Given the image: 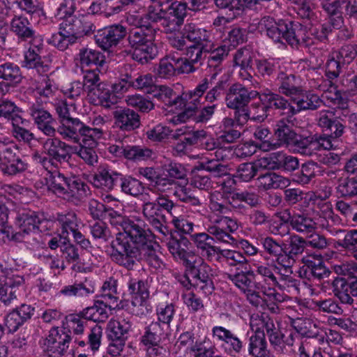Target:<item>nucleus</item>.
<instances>
[{
	"mask_svg": "<svg viewBox=\"0 0 357 357\" xmlns=\"http://www.w3.org/2000/svg\"><path fill=\"white\" fill-rule=\"evenodd\" d=\"M124 233L119 232L112 241L111 259L128 270L133 269L137 262L146 261L155 271L162 270L165 264L156 251L153 234L144 228L142 221H127L123 225Z\"/></svg>",
	"mask_w": 357,
	"mask_h": 357,
	"instance_id": "nucleus-1",
	"label": "nucleus"
},
{
	"mask_svg": "<svg viewBox=\"0 0 357 357\" xmlns=\"http://www.w3.org/2000/svg\"><path fill=\"white\" fill-rule=\"evenodd\" d=\"M250 326L255 334L249 339L248 352L254 356L266 351L267 342L265 335L274 349L278 354H286L294 344V338L292 332L280 328L279 323L275 321L268 314H261L252 316Z\"/></svg>",
	"mask_w": 357,
	"mask_h": 357,
	"instance_id": "nucleus-2",
	"label": "nucleus"
},
{
	"mask_svg": "<svg viewBox=\"0 0 357 357\" xmlns=\"http://www.w3.org/2000/svg\"><path fill=\"white\" fill-rule=\"evenodd\" d=\"M238 229L236 219L227 216H222L215 220L213 225L208 226V233L200 232L191 235V240L199 250L201 257L210 262L218 259V247L214 245L215 241L230 245L235 244L236 238L232 234Z\"/></svg>",
	"mask_w": 357,
	"mask_h": 357,
	"instance_id": "nucleus-3",
	"label": "nucleus"
},
{
	"mask_svg": "<svg viewBox=\"0 0 357 357\" xmlns=\"http://www.w3.org/2000/svg\"><path fill=\"white\" fill-rule=\"evenodd\" d=\"M259 25L275 43H287L293 48H298L301 44L307 43L305 27L298 22L275 20L272 17L265 16L261 19Z\"/></svg>",
	"mask_w": 357,
	"mask_h": 357,
	"instance_id": "nucleus-4",
	"label": "nucleus"
},
{
	"mask_svg": "<svg viewBox=\"0 0 357 357\" xmlns=\"http://www.w3.org/2000/svg\"><path fill=\"white\" fill-rule=\"evenodd\" d=\"M46 184L48 190L57 197L75 205L82 202L90 192L88 185L82 179L75 176L67 177L56 170L49 171Z\"/></svg>",
	"mask_w": 357,
	"mask_h": 357,
	"instance_id": "nucleus-5",
	"label": "nucleus"
},
{
	"mask_svg": "<svg viewBox=\"0 0 357 357\" xmlns=\"http://www.w3.org/2000/svg\"><path fill=\"white\" fill-rule=\"evenodd\" d=\"M156 30L151 26L132 28L127 31L128 46L132 50V59L141 64L153 60L158 53L154 43Z\"/></svg>",
	"mask_w": 357,
	"mask_h": 357,
	"instance_id": "nucleus-6",
	"label": "nucleus"
},
{
	"mask_svg": "<svg viewBox=\"0 0 357 357\" xmlns=\"http://www.w3.org/2000/svg\"><path fill=\"white\" fill-rule=\"evenodd\" d=\"M174 203L167 196L160 195L154 201L146 202L142 205V214L150 225L163 236H167L169 229L166 225L165 213L172 214Z\"/></svg>",
	"mask_w": 357,
	"mask_h": 357,
	"instance_id": "nucleus-7",
	"label": "nucleus"
},
{
	"mask_svg": "<svg viewBox=\"0 0 357 357\" xmlns=\"http://www.w3.org/2000/svg\"><path fill=\"white\" fill-rule=\"evenodd\" d=\"M47 218L43 213L33 211H24L19 213L17 224L19 230L11 236V240L16 242L29 243L31 237L45 229Z\"/></svg>",
	"mask_w": 357,
	"mask_h": 357,
	"instance_id": "nucleus-8",
	"label": "nucleus"
},
{
	"mask_svg": "<svg viewBox=\"0 0 357 357\" xmlns=\"http://www.w3.org/2000/svg\"><path fill=\"white\" fill-rule=\"evenodd\" d=\"M318 125L328 133H318L321 142L324 143V150L337 149L341 143L340 137L344 133L345 126L335 116L333 112L324 110L319 113Z\"/></svg>",
	"mask_w": 357,
	"mask_h": 357,
	"instance_id": "nucleus-9",
	"label": "nucleus"
},
{
	"mask_svg": "<svg viewBox=\"0 0 357 357\" xmlns=\"http://www.w3.org/2000/svg\"><path fill=\"white\" fill-rule=\"evenodd\" d=\"M185 267V271L192 278L194 287L203 291L205 294L213 292V270L202 257L197 255Z\"/></svg>",
	"mask_w": 357,
	"mask_h": 357,
	"instance_id": "nucleus-10",
	"label": "nucleus"
},
{
	"mask_svg": "<svg viewBox=\"0 0 357 357\" xmlns=\"http://www.w3.org/2000/svg\"><path fill=\"white\" fill-rule=\"evenodd\" d=\"M17 153L18 147L14 142L0 139V167L4 174L13 176L27 169V163L17 155Z\"/></svg>",
	"mask_w": 357,
	"mask_h": 357,
	"instance_id": "nucleus-11",
	"label": "nucleus"
},
{
	"mask_svg": "<svg viewBox=\"0 0 357 357\" xmlns=\"http://www.w3.org/2000/svg\"><path fill=\"white\" fill-rule=\"evenodd\" d=\"M246 95L247 88L238 82L231 84L228 90L226 89V105L234 110V118L238 123H245L249 119Z\"/></svg>",
	"mask_w": 357,
	"mask_h": 357,
	"instance_id": "nucleus-12",
	"label": "nucleus"
},
{
	"mask_svg": "<svg viewBox=\"0 0 357 357\" xmlns=\"http://www.w3.org/2000/svg\"><path fill=\"white\" fill-rule=\"evenodd\" d=\"M43 148L46 157L40 159V162L45 169L48 168L49 165L57 166V164L68 162L71 158L72 146L67 144L56 137L47 139Z\"/></svg>",
	"mask_w": 357,
	"mask_h": 357,
	"instance_id": "nucleus-13",
	"label": "nucleus"
},
{
	"mask_svg": "<svg viewBox=\"0 0 357 357\" xmlns=\"http://www.w3.org/2000/svg\"><path fill=\"white\" fill-rule=\"evenodd\" d=\"M29 43V47L24 53L22 67L34 70L39 75H46L50 70L51 66L41 57L44 47L43 40L40 38L33 39Z\"/></svg>",
	"mask_w": 357,
	"mask_h": 357,
	"instance_id": "nucleus-14",
	"label": "nucleus"
},
{
	"mask_svg": "<svg viewBox=\"0 0 357 357\" xmlns=\"http://www.w3.org/2000/svg\"><path fill=\"white\" fill-rule=\"evenodd\" d=\"M76 122L75 126L63 137V139L74 143H79L82 139V145L96 146L98 139L102 136V130L99 127L92 128L86 126L81 121Z\"/></svg>",
	"mask_w": 357,
	"mask_h": 357,
	"instance_id": "nucleus-15",
	"label": "nucleus"
},
{
	"mask_svg": "<svg viewBox=\"0 0 357 357\" xmlns=\"http://www.w3.org/2000/svg\"><path fill=\"white\" fill-rule=\"evenodd\" d=\"M126 36V27L121 24H114L98 31L95 35V41L102 50L109 52Z\"/></svg>",
	"mask_w": 357,
	"mask_h": 357,
	"instance_id": "nucleus-16",
	"label": "nucleus"
},
{
	"mask_svg": "<svg viewBox=\"0 0 357 357\" xmlns=\"http://www.w3.org/2000/svg\"><path fill=\"white\" fill-rule=\"evenodd\" d=\"M211 84V81L205 77L193 90L189 91L185 94L186 103L184 105V111L178 116L180 121H185V119L190 117L195 119V113L201 105L200 98L209 89Z\"/></svg>",
	"mask_w": 357,
	"mask_h": 357,
	"instance_id": "nucleus-17",
	"label": "nucleus"
},
{
	"mask_svg": "<svg viewBox=\"0 0 357 357\" xmlns=\"http://www.w3.org/2000/svg\"><path fill=\"white\" fill-rule=\"evenodd\" d=\"M59 14L64 15L61 17L63 21L59 25V30H63L65 33L69 34L77 41L79 39L80 17L81 15H75V4L73 0H63L58 9Z\"/></svg>",
	"mask_w": 357,
	"mask_h": 357,
	"instance_id": "nucleus-18",
	"label": "nucleus"
},
{
	"mask_svg": "<svg viewBox=\"0 0 357 357\" xmlns=\"http://www.w3.org/2000/svg\"><path fill=\"white\" fill-rule=\"evenodd\" d=\"M170 236L167 238L168 250L176 260H180L185 266L197 255L190 250V241L181 235L178 237L169 230Z\"/></svg>",
	"mask_w": 357,
	"mask_h": 357,
	"instance_id": "nucleus-19",
	"label": "nucleus"
},
{
	"mask_svg": "<svg viewBox=\"0 0 357 357\" xmlns=\"http://www.w3.org/2000/svg\"><path fill=\"white\" fill-rule=\"evenodd\" d=\"M70 341L71 332L69 329L54 327L50 331L45 344L48 351L54 357H61L66 352Z\"/></svg>",
	"mask_w": 357,
	"mask_h": 357,
	"instance_id": "nucleus-20",
	"label": "nucleus"
},
{
	"mask_svg": "<svg viewBox=\"0 0 357 357\" xmlns=\"http://www.w3.org/2000/svg\"><path fill=\"white\" fill-rule=\"evenodd\" d=\"M24 284V277L20 275L0 276V301L6 305L13 303Z\"/></svg>",
	"mask_w": 357,
	"mask_h": 357,
	"instance_id": "nucleus-21",
	"label": "nucleus"
},
{
	"mask_svg": "<svg viewBox=\"0 0 357 357\" xmlns=\"http://www.w3.org/2000/svg\"><path fill=\"white\" fill-rule=\"evenodd\" d=\"M212 335L216 340L222 342L221 346L226 353L236 355L243 351V341L230 330L223 326H215L212 328Z\"/></svg>",
	"mask_w": 357,
	"mask_h": 357,
	"instance_id": "nucleus-22",
	"label": "nucleus"
},
{
	"mask_svg": "<svg viewBox=\"0 0 357 357\" xmlns=\"http://www.w3.org/2000/svg\"><path fill=\"white\" fill-rule=\"evenodd\" d=\"M29 114L38 129L44 135L54 137L56 134V120L52 115L38 104H32L29 108Z\"/></svg>",
	"mask_w": 357,
	"mask_h": 357,
	"instance_id": "nucleus-23",
	"label": "nucleus"
},
{
	"mask_svg": "<svg viewBox=\"0 0 357 357\" xmlns=\"http://www.w3.org/2000/svg\"><path fill=\"white\" fill-rule=\"evenodd\" d=\"M55 109L61 123L57 132L63 137L75 126L76 121L80 120L74 117L76 106L73 102H68L66 100L59 101L55 105Z\"/></svg>",
	"mask_w": 357,
	"mask_h": 357,
	"instance_id": "nucleus-24",
	"label": "nucleus"
},
{
	"mask_svg": "<svg viewBox=\"0 0 357 357\" xmlns=\"http://www.w3.org/2000/svg\"><path fill=\"white\" fill-rule=\"evenodd\" d=\"M302 262L303 266L299 272L301 278L321 280L328 278L331 274L330 270L325 266L324 261L320 257L306 256L302 259Z\"/></svg>",
	"mask_w": 357,
	"mask_h": 357,
	"instance_id": "nucleus-25",
	"label": "nucleus"
},
{
	"mask_svg": "<svg viewBox=\"0 0 357 357\" xmlns=\"http://www.w3.org/2000/svg\"><path fill=\"white\" fill-rule=\"evenodd\" d=\"M108 151L118 158H124L133 161L144 160L150 158L153 151L150 149L140 146H126L112 144L108 147Z\"/></svg>",
	"mask_w": 357,
	"mask_h": 357,
	"instance_id": "nucleus-26",
	"label": "nucleus"
},
{
	"mask_svg": "<svg viewBox=\"0 0 357 357\" xmlns=\"http://www.w3.org/2000/svg\"><path fill=\"white\" fill-rule=\"evenodd\" d=\"M206 132L204 130H190L186 128L177 129L172 135L173 139H177L175 149L177 152H184L188 147L197 144L202 141Z\"/></svg>",
	"mask_w": 357,
	"mask_h": 357,
	"instance_id": "nucleus-27",
	"label": "nucleus"
},
{
	"mask_svg": "<svg viewBox=\"0 0 357 357\" xmlns=\"http://www.w3.org/2000/svg\"><path fill=\"white\" fill-rule=\"evenodd\" d=\"M276 82L279 93L292 98L302 92L301 79L300 76L280 70L278 73Z\"/></svg>",
	"mask_w": 357,
	"mask_h": 357,
	"instance_id": "nucleus-28",
	"label": "nucleus"
},
{
	"mask_svg": "<svg viewBox=\"0 0 357 357\" xmlns=\"http://www.w3.org/2000/svg\"><path fill=\"white\" fill-rule=\"evenodd\" d=\"M114 124L123 132H132L141 124L140 116L137 112L130 108H119L113 112Z\"/></svg>",
	"mask_w": 357,
	"mask_h": 357,
	"instance_id": "nucleus-29",
	"label": "nucleus"
},
{
	"mask_svg": "<svg viewBox=\"0 0 357 357\" xmlns=\"http://www.w3.org/2000/svg\"><path fill=\"white\" fill-rule=\"evenodd\" d=\"M261 94L270 112L277 110L280 114L285 115L287 118H291L296 114L295 107L281 93H274L266 89Z\"/></svg>",
	"mask_w": 357,
	"mask_h": 357,
	"instance_id": "nucleus-30",
	"label": "nucleus"
},
{
	"mask_svg": "<svg viewBox=\"0 0 357 357\" xmlns=\"http://www.w3.org/2000/svg\"><path fill=\"white\" fill-rule=\"evenodd\" d=\"M318 133L309 135L305 137H298L294 139V142L290 145L294 151L306 156H313L317 151L324 150V143L321 142Z\"/></svg>",
	"mask_w": 357,
	"mask_h": 357,
	"instance_id": "nucleus-31",
	"label": "nucleus"
},
{
	"mask_svg": "<svg viewBox=\"0 0 357 357\" xmlns=\"http://www.w3.org/2000/svg\"><path fill=\"white\" fill-rule=\"evenodd\" d=\"M170 328L167 326L155 321L144 328V333L140 337V342L144 346L159 344L168 338Z\"/></svg>",
	"mask_w": 357,
	"mask_h": 357,
	"instance_id": "nucleus-32",
	"label": "nucleus"
},
{
	"mask_svg": "<svg viewBox=\"0 0 357 357\" xmlns=\"http://www.w3.org/2000/svg\"><path fill=\"white\" fill-rule=\"evenodd\" d=\"M288 119H280L275 125L274 135L277 139L273 143H266L264 147L276 149L282 146H289L296 137V132L288 125Z\"/></svg>",
	"mask_w": 357,
	"mask_h": 357,
	"instance_id": "nucleus-33",
	"label": "nucleus"
},
{
	"mask_svg": "<svg viewBox=\"0 0 357 357\" xmlns=\"http://www.w3.org/2000/svg\"><path fill=\"white\" fill-rule=\"evenodd\" d=\"M208 45H195L189 44L185 50L183 54L185 57H180L183 61V66H186L187 74L192 73L197 70L195 65L198 63L202 64V61L206 57V51H210Z\"/></svg>",
	"mask_w": 357,
	"mask_h": 357,
	"instance_id": "nucleus-34",
	"label": "nucleus"
},
{
	"mask_svg": "<svg viewBox=\"0 0 357 357\" xmlns=\"http://www.w3.org/2000/svg\"><path fill=\"white\" fill-rule=\"evenodd\" d=\"M10 31L22 41L28 40L33 41V39H40L36 37V32L31 22L23 14H14L10 22Z\"/></svg>",
	"mask_w": 357,
	"mask_h": 357,
	"instance_id": "nucleus-35",
	"label": "nucleus"
},
{
	"mask_svg": "<svg viewBox=\"0 0 357 357\" xmlns=\"http://www.w3.org/2000/svg\"><path fill=\"white\" fill-rule=\"evenodd\" d=\"M180 57L169 54L160 59L157 73L160 77L168 78L175 75L187 74V66H183Z\"/></svg>",
	"mask_w": 357,
	"mask_h": 357,
	"instance_id": "nucleus-36",
	"label": "nucleus"
},
{
	"mask_svg": "<svg viewBox=\"0 0 357 357\" xmlns=\"http://www.w3.org/2000/svg\"><path fill=\"white\" fill-rule=\"evenodd\" d=\"M209 48H211L210 51H206V54H208L206 65L208 68L213 70L211 77L212 80L215 79L216 75L222 70V63L227 57L230 50L226 45L215 47L213 42L211 43V47Z\"/></svg>",
	"mask_w": 357,
	"mask_h": 357,
	"instance_id": "nucleus-37",
	"label": "nucleus"
},
{
	"mask_svg": "<svg viewBox=\"0 0 357 357\" xmlns=\"http://www.w3.org/2000/svg\"><path fill=\"white\" fill-rule=\"evenodd\" d=\"M292 102L296 105L295 107L296 114L301 111L317 110L323 103L320 97L310 91L302 88V92L296 94L291 98Z\"/></svg>",
	"mask_w": 357,
	"mask_h": 357,
	"instance_id": "nucleus-38",
	"label": "nucleus"
},
{
	"mask_svg": "<svg viewBox=\"0 0 357 357\" xmlns=\"http://www.w3.org/2000/svg\"><path fill=\"white\" fill-rule=\"evenodd\" d=\"M16 8L25 14L33 16L42 11L39 0H8V8H2V17H10L11 9Z\"/></svg>",
	"mask_w": 357,
	"mask_h": 357,
	"instance_id": "nucleus-39",
	"label": "nucleus"
},
{
	"mask_svg": "<svg viewBox=\"0 0 357 357\" xmlns=\"http://www.w3.org/2000/svg\"><path fill=\"white\" fill-rule=\"evenodd\" d=\"M153 98L163 102L167 107H180L183 104V98L176 95L174 90L165 85H155L151 88Z\"/></svg>",
	"mask_w": 357,
	"mask_h": 357,
	"instance_id": "nucleus-40",
	"label": "nucleus"
},
{
	"mask_svg": "<svg viewBox=\"0 0 357 357\" xmlns=\"http://www.w3.org/2000/svg\"><path fill=\"white\" fill-rule=\"evenodd\" d=\"M184 37L187 38L189 44L195 45H208L211 47L213 42L211 34L204 29L198 27L195 24L189 23L183 28Z\"/></svg>",
	"mask_w": 357,
	"mask_h": 357,
	"instance_id": "nucleus-41",
	"label": "nucleus"
},
{
	"mask_svg": "<svg viewBox=\"0 0 357 357\" xmlns=\"http://www.w3.org/2000/svg\"><path fill=\"white\" fill-rule=\"evenodd\" d=\"M256 275L252 271H241L235 273H227V278L242 292L252 287H260L261 282L255 281Z\"/></svg>",
	"mask_w": 357,
	"mask_h": 357,
	"instance_id": "nucleus-42",
	"label": "nucleus"
},
{
	"mask_svg": "<svg viewBox=\"0 0 357 357\" xmlns=\"http://www.w3.org/2000/svg\"><path fill=\"white\" fill-rule=\"evenodd\" d=\"M23 79L20 67L10 61L0 63V79L10 87L20 84Z\"/></svg>",
	"mask_w": 357,
	"mask_h": 357,
	"instance_id": "nucleus-43",
	"label": "nucleus"
},
{
	"mask_svg": "<svg viewBox=\"0 0 357 357\" xmlns=\"http://www.w3.org/2000/svg\"><path fill=\"white\" fill-rule=\"evenodd\" d=\"M116 188L119 189L121 192L125 195L137 197L142 195L144 192V186L142 183L138 179L129 176L119 174Z\"/></svg>",
	"mask_w": 357,
	"mask_h": 357,
	"instance_id": "nucleus-44",
	"label": "nucleus"
},
{
	"mask_svg": "<svg viewBox=\"0 0 357 357\" xmlns=\"http://www.w3.org/2000/svg\"><path fill=\"white\" fill-rule=\"evenodd\" d=\"M119 174L109 168L100 167L92 177L93 183L96 188L112 190L116 188Z\"/></svg>",
	"mask_w": 357,
	"mask_h": 357,
	"instance_id": "nucleus-45",
	"label": "nucleus"
},
{
	"mask_svg": "<svg viewBox=\"0 0 357 357\" xmlns=\"http://www.w3.org/2000/svg\"><path fill=\"white\" fill-rule=\"evenodd\" d=\"M340 83L343 88L335 91V97L332 98L334 104H342L347 97L357 96V73L343 77Z\"/></svg>",
	"mask_w": 357,
	"mask_h": 357,
	"instance_id": "nucleus-46",
	"label": "nucleus"
},
{
	"mask_svg": "<svg viewBox=\"0 0 357 357\" xmlns=\"http://www.w3.org/2000/svg\"><path fill=\"white\" fill-rule=\"evenodd\" d=\"M257 181L259 186L262 187L264 190L286 188L291 183L288 178L275 172H267L261 174L257 178Z\"/></svg>",
	"mask_w": 357,
	"mask_h": 357,
	"instance_id": "nucleus-47",
	"label": "nucleus"
},
{
	"mask_svg": "<svg viewBox=\"0 0 357 357\" xmlns=\"http://www.w3.org/2000/svg\"><path fill=\"white\" fill-rule=\"evenodd\" d=\"M101 299L104 303L108 305L109 309L115 308L118 305L119 293L117 291V281L110 278L105 281L101 287Z\"/></svg>",
	"mask_w": 357,
	"mask_h": 357,
	"instance_id": "nucleus-48",
	"label": "nucleus"
},
{
	"mask_svg": "<svg viewBox=\"0 0 357 357\" xmlns=\"http://www.w3.org/2000/svg\"><path fill=\"white\" fill-rule=\"evenodd\" d=\"M28 123L21 116H16L12 122L11 133L17 141L29 144L35 139V135L24 127Z\"/></svg>",
	"mask_w": 357,
	"mask_h": 357,
	"instance_id": "nucleus-49",
	"label": "nucleus"
},
{
	"mask_svg": "<svg viewBox=\"0 0 357 357\" xmlns=\"http://www.w3.org/2000/svg\"><path fill=\"white\" fill-rule=\"evenodd\" d=\"M335 22L326 19L325 22L310 29V33L317 40L324 42L328 40V36L334 30L341 29L344 26L340 24L339 20Z\"/></svg>",
	"mask_w": 357,
	"mask_h": 357,
	"instance_id": "nucleus-50",
	"label": "nucleus"
},
{
	"mask_svg": "<svg viewBox=\"0 0 357 357\" xmlns=\"http://www.w3.org/2000/svg\"><path fill=\"white\" fill-rule=\"evenodd\" d=\"M131 324L126 319L110 321L107 325V337L109 340L119 339L126 340L127 334L131 328Z\"/></svg>",
	"mask_w": 357,
	"mask_h": 357,
	"instance_id": "nucleus-51",
	"label": "nucleus"
},
{
	"mask_svg": "<svg viewBox=\"0 0 357 357\" xmlns=\"http://www.w3.org/2000/svg\"><path fill=\"white\" fill-rule=\"evenodd\" d=\"M333 292L343 304H352L354 299L350 294L348 280L344 278H336L332 282Z\"/></svg>",
	"mask_w": 357,
	"mask_h": 357,
	"instance_id": "nucleus-52",
	"label": "nucleus"
},
{
	"mask_svg": "<svg viewBox=\"0 0 357 357\" xmlns=\"http://www.w3.org/2000/svg\"><path fill=\"white\" fill-rule=\"evenodd\" d=\"M292 326L298 333L308 338L317 337L319 333L317 324L310 319L298 318L292 321Z\"/></svg>",
	"mask_w": 357,
	"mask_h": 357,
	"instance_id": "nucleus-53",
	"label": "nucleus"
},
{
	"mask_svg": "<svg viewBox=\"0 0 357 357\" xmlns=\"http://www.w3.org/2000/svg\"><path fill=\"white\" fill-rule=\"evenodd\" d=\"M255 66L257 73L264 78L270 77L281 70L279 60L273 58L256 59Z\"/></svg>",
	"mask_w": 357,
	"mask_h": 357,
	"instance_id": "nucleus-54",
	"label": "nucleus"
},
{
	"mask_svg": "<svg viewBox=\"0 0 357 357\" xmlns=\"http://www.w3.org/2000/svg\"><path fill=\"white\" fill-rule=\"evenodd\" d=\"M94 292V287L89 282L85 280L84 282L74 283L71 285L65 286L60 294L68 297H84L88 296Z\"/></svg>",
	"mask_w": 357,
	"mask_h": 357,
	"instance_id": "nucleus-55",
	"label": "nucleus"
},
{
	"mask_svg": "<svg viewBox=\"0 0 357 357\" xmlns=\"http://www.w3.org/2000/svg\"><path fill=\"white\" fill-rule=\"evenodd\" d=\"M56 220L61 227L63 236L75 231L79 226L77 214L73 211L57 213Z\"/></svg>",
	"mask_w": 357,
	"mask_h": 357,
	"instance_id": "nucleus-56",
	"label": "nucleus"
},
{
	"mask_svg": "<svg viewBox=\"0 0 357 357\" xmlns=\"http://www.w3.org/2000/svg\"><path fill=\"white\" fill-rule=\"evenodd\" d=\"M94 96L98 97L100 105L105 108H111L119 100L114 91L106 84H99L98 91L94 92Z\"/></svg>",
	"mask_w": 357,
	"mask_h": 357,
	"instance_id": "nucleus-57",
	"label": "nucleus"
},
{
	"mask_svg": "<svg viewBox=\"0 0 357 357\" xmlns=\"http://www.w3.org/2000/svg\"><path fill=\"white\" fill-rule=\"evenodd\" d=\"M78 56L82 66L96 65L102 66L105 63V56L101 52L89 48L81 49Z\"/></svg>",
	"mask_w": 357,
	"mask_h": 357,
	"instance_id": "nucleus-58",
	"label": "nucleus"
},
{
	"mask_svg": "<svg viewBox=\"0 0 357 357\" xmlns=\"http://www.w3.org/2000/svg\"><path fill=\"white\" fill-rule=\"evenodd\" d=\"M336 189L337 194L341 197L357 196V178L349 176L341 177L337 181Z\"/></svg>",
	"mask_w": 357,
	"mask_h": 357,
	"instance_id": "nucleus-59",
	"label": "nucleus"
},
{
	"mask_svg": "<svg viewBox=\"0 0 357 357\" xmlns=\"http://www.w3.org/2000/svg\"><path fill=\"white\" fill-rule=\"evenodd\" d=\"M314 163H303L300 169L293 175V181L300 185H307L316 176Z\"/></svg>",
	"mask_w": 357,
	"mask_h": 357,
	"instance_id": "nucleus-60",
	"label": "nucleus"
},
{
	"mask_svg": "<svg viewBox=\"0 0 357 357\" xmlns=\"http://www.w3.org/2000/svg\"><path fill=\"white\" fill-rule=\"evenodd\" d=\"M61 252L63 259L68 264H72L73 265V269H75L76 265L81 264L79 250L75 245H73L69 241L66 242V237L61 245Z\"/></svg>",
	"mask_w": 357,
	"mask_h": 357,
	"instance_id": "nucleus-61",
	"label": "nucleus"
},
{
	"mask_svg": "<svg viewBox=\"0 0 357 357\" xmlns=\"http://www.w3.org/2000/svg\"><path fill=\"white\" fill-rule=\"evenodd\" d=\"M321 6L328 15L326 19L333 22L339 20L340 24L344 26L341 3L339 0H324L321 3Z\"/></svg>",
	"mask_w": 357,
	"mask_h": 357,
	"instance_id": "nucleus-62",
	"label": "nucleus"
},
{
	"mask_svg": "<svg viewBox=\"0 0 357 357\" xmlns=\"http://www.w3.org/2000/svg\"><path fill=\"white\" fill-rule=\"evenodd\" d=\"M128 293L130 300L135 298L150 296L147 281L131 278L128 282Z\"/></svg>",
	"mask_w": 357,
	"mask_h": 357,
	"instance_id": "nucleus-63",
	"label": "nucleus"
},
{
	"mask_svg": "<svg viewBox=\"0 0 357 357\" xmlns=\"http://www.w3.org/2000/svg\"><path fill=\"white\" fill-rule=\"evenodd\" d=\"M291 227L297 232L308 234L316 229L315 222L309 217L295 215L291 222Z\"/></svg>",
	"mask_w": 357,
	"mask_h": 357,
	"instance_id": "nucleus-64",
	"label": "nucleus"
}]
</instances>
